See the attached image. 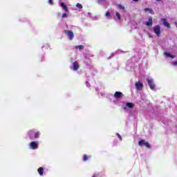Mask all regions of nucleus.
I'll return each mask as SVG.
<instances>
[{"label":"nucleus","mask_w":177,"mask_h":177,"mask_svg":"<svg viewBox=\"0 0 177 177\" xmlns=\"http://www.w3.org/2000/svg\"><path fill=\"white\" fill-rule=\"evenodd\" d=\"M138 146H140L141 147H143V146H145V147H147V149H150V143L147 142L145 140H140L138 142Z\"/></svg>","instance_id":"obj_1"},{"label":"nucleus","mask_w":177,"mask_h":177,"mask_svg":"<svg viewBox=\"0 0 177 177\" xmlns=\"http://www.w3.org/2000/svg\"><path fill=\"white\" fill-rule=\"evenodd\" d=\"M64 34H66V35H67V37H68L70 41H73V39H74V32L73 31L69 30H65Z\"/></svg>","instance_id":"obj_2"},{"label":"nucleus","mask_w":177,"mask_h":177,"mask_svg":"<svg viewBox=\"0 0 177 177\" xmlns=\"http://www.w3.org/2000/svg\"><path fill=\"white\" fill-rule=\"evenodd\" d=\"M153 32L157 35V37H160L161 35V26H160V25L154 26Z\"/></svg>","instance_id":"obj_3"},{"label":"nucleus","mask_w":177,"mask_h":177,"mask_svg":"<svg viewBox=\"0 0 177 177\" xmlns=\"http://www.w3.org/2000/svg\"><path fill=\"white\" fill-rule=\"evenodd\" d=\"M147 81L148 82V85L150 89H151V91H155L156 84H154V81L153 80V79H147Z\"/></svg>","instance_id":"obj_4"},{"label":"nucleus","mask_w":177,"mask_h":177,"mask_svg":"<svg viewBox=\"0 0 177 177\" xmlns=\"http://www.w3.org/2000/svg\"><path fill=\"white\" fill-rule=\"evenodd\" d=\"M136 88L137 91H142L143 89V83H142L140 81L136 82Z\"/></svg>","instance_id":"obj_5"},{"label":"nucleus","mask_w":177,"mask_h":177,"mask_svg":"<svg viewBox=\"0 0 177 177\" xmlns=\"http://www.w3.org/2000/svg\"><path fill=\"white\" fill-rule=\"evenodd\" d=\"M161 21H162V24L164 27H167V28H171V24L167 21V19L165 18H162Z\"/></svg>","instance_id":"obj_6"},{"label":"nucleus","mask_w":177,"mask_h":177,"mask_svg":"<svg viewBox=\"0 0 177 177\" xmlns=\"http://www.w3.org/2000/svg\"><path fill=\"white\" fill-rule=\"evenodd\" d=\"M147 27H151L153 26V17H149L148 18V21L145 23Z\"/></svg>","instance_id":"obj_7"},{"label":"nucleus","mask_w":177,"mask_h":177,"mask_svg":"<svg viewBox=\"0 0 177 177\" xmlns=\"http://www.w3.org/2000/svg\"><path fill=\"white\" fill-rule=\"evenodd\" d=\"M30 146L32 150H37L38 149V143L35 141H32L30 143Z\"/></svg>","instance_id":"obj_8"},{"label":"nucleus","mask_w":177,"mask_h":177,"mask_svg":"<svg viewBox=\"0 0 177 177\" xmlns=\"http://www.w3.org/2000/svg\"><path fill=\"white\" fill-rule=\"evenodd\" d=\"M60 6L64 9V10L65 12H66L67 13H68V8H67V5H66V3H64V2H62L60 3Z\"/></svg>","instance_id":"obj_9"},{"label":"nucleus","mask_w":177,"mask_h":177,"mask_svg":"<svg viewBox=\"0 0 177 177\" xmlns=\"http://www.w3.org/2000/svg\"><path fill=\"white\" fill-rule=\"evenodd\" d=\"M73 70L74 71H77V70H78V68H80V64H78V62H77V61H75V62L73 63Z\"/></svg>","instance_id":"obj_10"},{"label":"nucleus","mask_w":177,"mask_h":177,"mask_svg":"<svg viewBox=\"0 0 177 177\" xmlns=\"http://www.w3.org/2000/svg\"><path fill=\"white\" fill-rule=\"evenodd\" d=\"M114 97H115V99H120V97H122V93L120 91H116L114 93Z\"/></svg>","instance_id":"obj_11"},{"label":"nucleus","mask_w":177,"mask_h":177,"mask_svg":"<svg viewBox=\"0 0 177 177\" xmlns=\"http://www.w3.org/2000/svg\"><path fill=\"white\" fill-rule=\"evenodd\" d=\"M37 172L40 175V176H42V175H44V167H39L37 169Z\"/></svg>","instance_id":"obj_12"},{"label":"nucleus","mask_w":177,"mask_h":177,"mask_svg":"<svg viewBox=\"0 0 177 177\" xmlns=\"http://www.w3.org/2000/svg\"><path fill=\"white\" fill-rule=\"evenodd\" d=\"M126 106H127L129 109H133V103H132V102H127V103H126Z\"/></svg>","instance_id":"obj_13"},{"label":"nucleus","mask_w":177,"mask_h":177,"mask_svg":"<svg viewBox=\"0 0 177 177\" xmlns=\"http://www.w3.org/2000/svg\"><path fill=\"white\" fill-rule=\"evenodd\" d=\"M164 55H165V56H167L168 57H171V59H174V58L175 57V56H174V55L169 54V53H167V52H165V53H164Z\"/></svg>","instance_id":"obj_14"},{"label":"nucleus","mask_w":177,"mask_h":177,"mask_svg":"<svg viewBox=\"0 0 177 177\" xmlns=\"http://www.w3.org/2000/svg\"><path fill=\"white\" fill-rule=\"evenodd\" d=\"M118 8L120 10H125V7L124 6L121 5V4H118Z\"/></svg>","instance_id":"obj_15"},{"label":"nucleus","mask_w":177,"mask_h":177,"mask_svg":"<svg viewBox=\"0 0 177 177\" xmlns=\"http://www.w3.org/2000/svg\"><path fill=\"white\" fill-rule=\"evenodd\" d=\"M75 49H80V50H82V49H84V46L82 45L76 46Z\"/></svg>","instance_id":"obj_16"},{"label":"nucleus","mask_w":177,"mask_h":177,"mask_svg":"<svg viewBox=\"0 0 177 177\" xmlns=\"http://www.w3.org/2000/svg\"><path fill=\"white\" fill-rule=\"evenodd\" d=\"M115 16L118 19V20H121V15H120V12H116Z\"/></svg>","instance_id":"obj_17"},{"label":"nucleus","mask_w":177,"mask_h":177,"mask_svg":"<svg viewBox=\"0 0 177 177\" xmlns=\"http://www.w3.org/2000/svg\"><path fill=\"white\" fill-rule=\"evenodd\" d=\"M145 12H149V13H152L153 10H151L149 8H145Z\"/></svg>","instance_id":"obj_18"},{"label":"nucleus","mask_w":177,"mask_h":177,"mask_svg":"<svg viewBox=\"0 0 177 177\" xmlns=\"http://www.w3.org/2000/svg\"><path fill=\"white\" fill-rule=\"evenodd\" d=\"M38 138H39V131L36 132L35 134V138L38 139Z\"/></svg>","instance_id":"obj_19"},{"label":"nucleus","mask_w":177,"mask_h":177,"mask_svg":"<svg viewBox=\"0 0 177 177\" xmlns=\"http://www.w3.org/2000/svg\"><path fill=\"white\" fill-rule=\"evenodd\" d=\"M76 6H77V8H78V9H82V5L80 3H77L76 4Z\"/></svg>","instance_id":"obj_20"},{"label":"nucleus","mask_w":177,"mask_h":177,"mask_svg":"<svg viewBox=\"0 0 177 177\" xmlns=\"http://www.w3.org/2000/svg\"><path fill=\"white\" fill-rule=\"evenodd\" d=\"M88 155H84L83 157L84 161H88Z\"/></svg>","instance_id":"obj_21"},{"label":"nucleus","mask_w":177,"mask_h":177,"mask_svg":"<svg viewBox=\"0 0 177 177\" xmlns=\"http://www.w3.org/2000/svg\"><path fill=\"white\" fill-rule=\"evenodd\" d=\"M116 136H118V138H119L120 140H122V137H121V135H120V133H117Z\"/></svg>","instance_id":"obj_22"},{"label":"nucleus","mask_w":177,"mask_h":177,"mask_svg":"<svg viewBox=\"0 0 177 177\" xmlns=\"http://www.w3.org/2000/svg\"><path fill=\"white\" fill-rule=\"evenodd\" d=\"M105 16H106V17H110V16H111L110 12H106L105 13Z\"/></svg>","instance_id":"obj_23"},{"label":"nucleus","mask_w":177,"mask_h":177,"mask_svg":"<svg viewBox=\"0 0 177 177\" xmlns=\"http://www.w3.org/2000/svg\"><path fill=\"white\" fill-rule=\"evenodd\" d=\"M62 19L67 17V14H66V13L62 14Z\"/></svg>","instance_id":"obj_24"},{"label":"nucleus","mask_w":177,"mask_h":177,"mask_svg":"<svg viewBox=\"0 0 177 177\" xmlns=\"http://www.w3.org/2000/svg\"><path fill=\"white\" fill-rule=\"evenodd\" d=\"M48 3H50V5H53V0H48Z\"/></svg>","instance_id":"obj_25"},{"label":"nucleus","mask_w":177,"mask_h":177,"mask_svg":"<svg viewBox=\"0 0 177 177\" xmlns=\"http://www.w3.org/2000/svg\"><path fill=\"white\" fill-rule=\"evenodd\" d=\"M173 65H174V66H177V61H176V62H174L173 63Z\"/></svg>","instance_id":"obj_26"},{"label":"nucleus","mask_w":177,"mask_h":177,"mask_svg":"<svg viewBox=\"0 0 177 177\" xmlns=\"http://www.w3.org/2000/svg\"><path fill=\"white\" fill-rule=\"evenodd\" d=\"M103 1H104V0H98V2L100 3V2Z\"/></svg>","instance_id":"obj_27"},{"label":"nucleus","mask_w":177,"mask_h":177,"mask_svg":"<svg viewBox=\"0 0 177 177\" xmlns=\"http://www.w3.org/2000/svg\"><path fill=\"white\" fill-rule=\"evenodd\" d=\"M132 1H133V2H138V1L139 0H132Z\"/></svg>","instance_id":"obj_28"},{"label":"nucleus","mask_w":177,"mask_h":177,"mask_svg":"<svg viewBox=\"0 0 177 177\" xmlns=\"http://www.w3.org/2000/svg\"><path fill=\"white\" fill-rule=\"evenodd\" d=\"M161 0H156L157 2H160Z\"/></svg>","instance_id":"obj_29"},{"label":"nucleus","mask_w":177,"mask_h":177,"mask_svg":"<svg viewBox=\"0 0 177 177\" xmlns=\"http://www.w3.org/2000/svg\"><path fill=\"white\" fill-rule=\"evenodd\" d=\"M124 110H127V107H124Z\"/></svg>","instance_id":"obj_30"}]
</instances>
